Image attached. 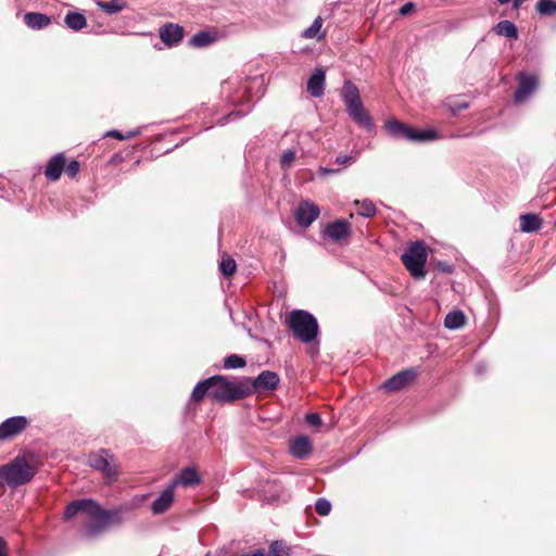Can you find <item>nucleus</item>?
I'll return each mask as SVG.
<instances>
[{"label": "nucleus", "mask_w": 556, "mask_h": 556, "mask_svg": "<svg viewBox=\"0 0 556 556\" xmlns=\"http://www.w3.org/2000/svg\"><path fill=\"white\" fill-rule=\"evenodd\" d=\"M127 508L119 507L105 510L96 501L90 498L76 500L70 503L64 510V519L71 520L78 514H85L89 522L85 526V534L94 538L104 532L110 526L122 525Z\"/></svg>", "instance_id": "nucleus-1"}, {"label": "nucleus", "mask_w": 556, "mask_h": 556, "mask_svg": "<svg viewBox=\"0 0 556 556\" xmlns=\"http://www.w3.org/2000/svg\"><path fill=\"white\" fill-rule=\"evenodd\" d=\"M342 99L350 118L359 127L371 131L374 121L366 111L358 88L351 80H345L342 87Z\"/></svg>", "instance_id": "nucleus-2"}, {"label": "nucleus", "mask_w": 556, "mask_h": 556, "mask_svg": "<svg viewBox=\"0 0 556 556\" xmlns=\"http://www.w3.org/2000/svg\"><path fill=\"white\" fill-rule=\"evenodd\" d=\"M37 470L25 457L17 456L5 465L0 466V485L17 488L33 480Z\"/></svg>", "instance_id": "nucleus-3"}, {"label": "nucleus", "mask_w": 556, "mask_h": 556, "mask_svg": "<svg viewBox=\"0 0 556 556\" xmlns=\"http://www.w3.org/2000/svg\"><path fill=\"white\" fill-rule=\"evenodd\" d=\"M211 397L218 402H230L249 396V386L243 379L228 380L224 376L210 377Z\"/></svg>", "instance_id": "nucleus-4"}, {"label": "nucleus", "mask_w": 556, "mask_h": 556, "mask_svg": "<svg viewBox=\"0 0 556 556\" xmlns=\"http://www.w3.org/2000/svg\"><path fill=\"white\" fill-rule=\"evenodd\" d=\"M288 327L291 329L294 338L303 343H309L316 339L318 334L317 319L308 312L303 309L292 311L286 319Z\"/></svg>", "instance_id": "nucleus-5"}, {"label": "nucleus", "mask_w": 556, "mask_h": 556, "mask_svg": "<svg viewBox=\"0 0 556 556\" xmlns=\"http://www.w3.org/2000/svg\"><path fill=\"white\" fill-rule=\"evenodd\" d=\"M384 129L393 138L416 142L431 141L438 138V134L433 129L417 130L395 118L386 121Z\"/></svg>", "instance_id": "nucleus-6"}, {"label": "nucleus", "mask_w": 556, "mask_h": 556, "mask_svg": "<svg viewBox=\"0 0 556 556\" xmlns=\"http://www.w3.org/2000/svg\"><path fill=\"white\" fill-rule=\"evenodd\" d=\"M427 258V248L422 241L412 243L401 256L405 268L415 279H421L426 276Z\"/></svg>", "instance_id": "nucleus-7"}, {"label": "nucleus", "mask_w": 556, "mask_h": 556, "mask_svg": "<svg viewBox=\"0 0 556 556\" xmlns=\"http://www.w3.org/2000/svg\"><path fill=\"white\" fill-rule=\"evenodd\" d=\"M88 464L91 468L100 471L105 483L111 484L117 480L118 464L113 454L108 450H100L89 454Z\"/></svg>", "instance_id": "nucleus-8"}, {"label": "nucleus", "mask_w": 556, "mask_h": 556, "mask_svg": "<svg viewBox=\"0 0 556 556\" xmlns=\"http://www.w3.org/2000/svg\"><path fill=\"white\" fill-rule=\"evenodd\" d=\"M243 382L248 383L249 395H251L253 392L275 391L280 383V378L275 371L264 370L254 379L243 378Z\"/></svg>", "instance_id": "nucleus-9"}, {"label": "nucleus", "mask_w": 556, "mask_h": 556, "mask_svg": "<svg viewBox=\"0 0 556 556\" xmlns=\"http://www.w3.org/2000/svg\"><path fill=\"white\" fill-rule=\"evenodd\" d=\"M29 421L24 416H14L0 424V441L10 440L22 433Z\"/></svg>", "instance_id": "nucleus-10"}, {"label": "nucleus", "mask_w": 556, "mask_h": 556, "mask_svg": "<svg viewBox=\"0 0 556 556\" xmlns=\"http://www.w3.org/2000/svg\"><path fill=\"white\" fill-rule=\"evenodd\" d=\"M417 378V371L413 368H408L402 370L391 378H389L384 383L383 388L389 392L400 391L410 383H413Z\"/></svg>", "instance_id": "nucleus-11"}, {"label": "nucleus", "mask_w": 556, "mask_h": 556, "mask_svg": "<svg viewBox=\"0 0 556 556\" xmlns=\"http://www.w3.org/2000/svg\"><path fill=\"white\" fill-rule=\"evenodd\" d=\"M320 214L319 207L311 201H302L295 210L296 223L302 227H308Z\"/></svg>", "instance_id": "nucleus-12"}, {"label": "nucleus", "mask_w": 556, "mask_h": 556, "mask_svg": "<svg viewBox=\"0 0 556 556\" xmlns=\"http://www.w3.org/2000/svg\"><path fill=\"white\" fill-rule=\"evenodd\" d=\"M519 86L515 91L514 98L516 102H522L528 99L538 87V78L535 75L520 73L518 75Z\"/></svg>", "instance_id": "nucleus-13"}, {"label": "nucleus", "mask_w": 556, "mask_h": 556, "mask_svg": "<svg viewBox=\"0 0 556 556\" xmlns=\"http://www.w3.org/2000/svg\"><path fill=\"white\" fill-rule=\"evenodd\" d=\"M160 38L167 47L178 46L184 39V27L178 24L167 23L160 28Z\"/></svg>", "instance_id": "nucleus-14"}, {"label": "nucleus", "mask_w": 556, "mask_h": 556, "mask_svg": "<svg viewBox=\"0 0 556 556\" xmlns=\"http://www.w3.org/2000/svg\"><path fill=\"white\" fill-rule=\"evenodd\" d=\"M324 233L333 241H340L351 235V224L345 219H338L329 223L325 227Z\"/></svg>", "instance_id": "nucleus-15"}, {"label": "nucleus", "mask_w": 556, "mask_h": 556, "mask_svg": "<svg viewBox=\"0 0 556 556\" xmlns=\"http://www.w3.org/2000/svg\"><path fill=\"white\" fill-rule=\"evenodd\" d=\"M174 484H168L161 495L152 503V513L154 515H161L167 511L174 502Z\"/></svg>", "instance_id": "nucleus-16"}, {"label": "nucleus", "mask_w": 556, "mask_h": 556, "mask_svg": "<svg viewBox=\"0 0 556 556\" xmlns=\"http://www.w3.org/2000/svg\"><path fill=\"white\" fill-rule=\"evenodd\" d=\"M200 482H201V477H200L199 472L197 471V469L194 467H186V468L181 469L179 475L173 481H170L169 484H174V489H176V486L178 484H180L185 488H188V486L198 485V484H200Z\"/></svg>", "instance_id": "nucleus-17"}, {"label": "nucleus", "mask_w": 556, "mask_h": 556, "mask_svg": "<svg viewBox=\"0 0 556 556\" xmlns=\"http://www.w3.org/2000/svg\"><path fill=\"white\" fill-rule=\"evenodd\" d=\"M65 167V155L63 153H58L52 156L45 168L46 177L51 181H56Z\"/></svg>", "instance_id": "nucleus-18"}, {"label": "nucleus", "mask_w": 556, "mask_h": 556, "mask_svg": "<svg viewBox=\"0 0 556 556\" xmlns=\"http://www.w3.org/2000/svg\"><path fill=\"white\" fill-rule=\"evenodd\" d=\"M326 74L323 68H316L307 81V91L312 97H321L325 92Z\"/></svg>", "instance_id": "nucleus-19"}, {"label": "nucleus", "mask_w": 556, "mask_h": 556, "mask_svg": "<svg viewBox=\"0 0 556 556\" xmlns=\"http://www.w3.org/2000/svg\"><path fill=\"white\" fill-rule=\"evenodd\" d=\"M312 452V442L307 437H299L290 442V453L299 459L307 457Z\"/></svg>", "instance_id": "nucleus-20"}, {"label": "nucleus", "mask_w": 556, "mask_h": 556, "mask_svg": "<svg viewBox=\"0 0 556 556\" xmlns=\"http://www.w3.org/2000/svg\"><path fill=\"white\" fill-rule=\"evenodd\" d=\"M520 230L526 233L538 231L542 228L543 220L534 213L522 214L519 217Z\"/></svg>", "instance_id": "nucleus-21"}, {"label": "nucleus", "mask_w": 556, "mask_h": 556, "mask_svg": "<svg viewBox=\"0 0 556 556\" xmlns=\"http://www.w3.org/2000/svg\"><path fill=\"white\" fill-rule=\"evenodd\" d=\"M25 24L31 29H42L51 24V18L40 12H28L24 15Z\"/></svg>", "instance_id": "nucleus-22"}, {"label": "nucleus", "mask_w": 556, "mask_h": 556, "mask_svg": "<svg viewBox=\"0 0 556 556\" xmlns=\"http://www.w3.org/2000/svg\"><path fill=\"white\" fill-rule=\"evenodd\" d=\"M493 30L498 36H503V37H506L508 39H514V40L518 39V29H517L516 25L508 20H503V21L498 22L493 27Z\"/></svg>", "instance_id": "nucleus-23"}, {"label": "nucleus", "mask_w": 556, "mask_h": 556, "mask_svg": "<svg viewBox=\"0 0 556 556\" xmlns=\"http://www.w3.org/2000/svg\"><path fill=\"white\" fill-rule=\"evenodd\" d=\"M217 40L215 33L211 31H199L194 34L189 40V45L194 48L208 47Z\"/></svg>", "instance_id": "nucleus-24"}, {"label": "nucleus", "mask_w": 556, "mask_h": 556, "mask_svg": "<svg viewBox=\"0 0 556 556\" xmlns=\"http://www.w3.org/2000/svg\"><path fill=\"white\" fill-rule=\"evenodd\" d=\"M65 25L77 31L86 27L87 20L83 13L70 11L64 17Z\"/></svg>", "instance_id": "nucleus-25"}, {"label": "nucleus", "mask_w": 556, "mask_h": 556, "mask_svg": "<svg viewBox=\"0 0 556 556\" xmlns=\"http://www.w3.org/2000/svg\"><path fill=\"white\" fill-rule=\"evenodd\" d=\"M97 5L108 14H116L127 8L125 0L99 1Z\"/></svg>", "instance_id": "nucleus-26"}, {"label": "nucleus", "mask_w": 556, "mask_h": 556, "mask_svg": "<svg viewBox=\"0 0 556 556\" xmlns=\"http://www.w3.org/2000/svg\"><path fill=\"white\" fill-rule=\"evenodd\" d=\"M210 383H211L210 378L197 383V386L194 387V389L192 391L193 401H195V402L202 401L206 393L211 396Z\"/></svg>", "instance_id": "nucleus-27"}, {"label": "nucleus", "mask_w": 556, "mask_h": 556, "mask_svg": "<svg viewBox=\"0 0 556 556\" xmlns=\"http://www.w3.org/2000/svg\"><path fill=\"white\" fill-rule=\"evenodd\" d=\"M354 203L359 205L358 214L364 217H372L376 215V206L370 200L358 201L355 200Z\"/></svg>", "instance_id": "nucleus-28"}, {"label": "nucleus", "mask_w": 556, "mask_h": 556, "mask_svg": "<svg viewBox=\"0 0 556 556\" xmlns=\"http://www.w3.org/2000/svg\"><path fill=\"white\" fill-rule=\"evenodd\" d=\"M535 8L541 15L549 16L556 12V2L552 0H539Z\"/></svg>", "instance_id": "nucleus-29"}, {"label": "nucleus", "mask_w": 556, "mask_h": 556, "mask_svg": "<svg viewBox=\"0 0 556 556\" xmlns=\"http://www.w3.org/2000/svg\"><path fill=\"white\" fill-rule=\"evenodd\" d=\"M245 364V359L237 354H231L224 361V367L228 369L242 368Z\"/></svg>", "instance_id": "nucleus-30"}, {"label": "nucleus", "mask_w": 556, "mask_h": 556, "mask_svg": "<svg viewBox=\"0 0 556 556\" xmlns=\"http://www.w3.org/2000/svg\"><path fill=\"white\" fill-rule=\"evenodd\" d=\"M323 26V18L320 16L316 17L313 24L303 31V37L307 39L317 38Z\"/></svg>", "instance_id": "nucleus-31"}, {"label": "nucleus", "mask_w": 556, "mask_h": 556, "mask_svg": "<svg viewBox=\"0 0 556 556\" xmlns=\"http://www.w3.org/2000/svg\"><path fill=\"white\" fill-rule=\"evenodd\" d=\"M219 268L224 276L229 277L235 274L237 265L235 260L229 257L222 261Z\"/></svg>", "instance_id": "nucleus-32"}, {"label": "nucleus", "mask_w": 556, "mask_h": 556, "mask_svg": "<svg viewBox=\"0 0 556 556\" xmlns=\"http://www.w3.org/2000/svg\"><path fill=\"white\" fill-rule=\"evenodd\" d=\"M269 556H289L288 548L282 542L276 541L270 545Z\"/></svg>", "instance_id": "nucleus-33"}, {"label": "nucleus", "mask_w": 556, "mask_h": 556, "mask_svg": "<svg viewBox=\"0 0 556 556\" xmlns=\"http://www.w3.org/2000/svg\"><path fill=\"white\" fill-rule=\"evenodd\" d=\"M315 510L320 516H327L331 510V504L326 498H319L315 504Z\"/></svg>", "instance_id": "nucleus-34"}, {"label": "nucleus", "mask_w": 556, "mask_h": 556, "mask_svg": "<svg viewBox=\"0 0 556 556\" xmlns=\"http://www.w3.org/2000/svg\"><path fill=\"white\" fill-rule=\"evenodd\" d=\"M295 159V151L293 150H287L282 153L280 163L282 167H290L292 162Z\"/></svg>", "instance_id": "nucleus-35"}, {"label": "nucleus", "mask_w": 556, "mask_h": 556, "mask_svg": "<svg viewBox=\"0 0 556 556\" xmlns=\"http://www.w3.org/2000/svg\"><path fill=\"white\" fill-rule=\"evenodd\" d=\"M467 317L460 309H454V330L466 325Z\"/></svg>", "instance_id": "nucleus-36"}, {"label": "nucleus", "mask_w": 556, "mask_h": 556, "mask_svg": "<svg viewBox=\"0 0 556 556\" xmlns=\"http://www.w3.org/2000/svg\"><path fill=\"white\" fill-rule=\"evenodd\" d=\"M80 165L77 161H71L66 167L65 173L68 177L74 178L79 172Z\"/></svg>", "instance_id": "nucleus-37"}, {"label": "nucleus", "mask_w": 556, "mask_h": 556, "mask_svg": "<svg viewBox=\"0 0 556 556\" xmlns=\"http://www.w3.org/2000/svg\"><path fill=\"white\" fill-rule=\"evenodd\" d=\"M305 420L309 426L319 427L321 426V418L317 413H311L305 416Z\"/></svg>", "instance_id": "nucleus-38"}, {"label": "nucleus", "mask_w": 556, "mask_h": 556, "mask_svg": "<svg viewBox=\"0 0 556 556\" xmlns=\"http://www.w3.org/2000/svg\"><path fill=\"white\" fill-rule=\"evenodd\" d=\"M415 9V4L413 2H407L400 9V13L402 15L409 14Z\"/></svg>", "instance_id": "nucleus-39"}, {"label": "nucleus", "mask_w": 556, "mask_h": 556, "mask_svg": "<svg viewBox=\"0 0 556 556\" xmlns=\"http://www.w3.org/2000/svg\"><path fill=\"white\" fill-rule=\"evenodd\" d=\"M245 114V112H241V111H238V112H231L230 114L226 115L223 117V119L220 121V124L224 125L225 123H227L229 119H233L236 118L237 116H241Z\"/></svg>", "instance_id": "nucleus-40"}, {"label": "nucleus", "mask_w": 556, "mask_h": 556, "mask_svg": "<svg viewBox=\"0 0 556 556\" xmlns=\"http://www.w3.org/2000/svg\"><path fill=\"white\" fill-rule=\"evenodd\" d=\"M0 556H8V544L3 538H0Z\"/></svg>", "instance_id": "nucleus-41"}, {"label": "nucleus", "mask_w": 556, "mask_h": 556, "mask_svg": "<svg viewBox=\"0 0 556 556\" xmlns=\"http://www.w3.org/2000/svg\"><path fill=\"white\" fill-rule=\"evenodd\" d=\"M351 159L352 157L348 156V155H339V156L336 157V163L337 164H345V163L350 162Z\"/></svg>", "instance_id": "nucleus-42"}, {"label": "nucleus", "mask_w": 556, "mask_h": 556, "mask_svg": "<svg viewBox=\"0 0 556 556\" xmlns=\"http://www.w3.org/2000/svg\"><path fill=\"white\" fill-rule=\"evenodd\" d=\"M444 326L448 329H452V312L446 314L444 318Z\"/></svg>", "instance_id": "nucleus-43"}, {"label": "nucleus", "mask_w": 556, "mask_h": 556, "mask_svg": "<svg viewBox=\"0 0 556 556\" xmlns=\"http://www.w3.org/2000/svg\"><path fill=\"white\" fill-rule=\"evenodd\" d=\"M468 108V104L465 103V102H462V103H455L454 102V114L458 111H462V110H465Z\"/></svg>", "instance_id": "nucleus-44"}, {"label": "nucleus", "mask_w": 556, "mask_h": 556, "mask_svg": "<svg viewBox=\"0 0 556 556\" xmlns=\"http://www.w3.org/2000/svg\"><path fill=\"white\" fill-rule=\"evenodd\" d=\"M108 136H111V137H114V138H117L119 140H124V135L121 134L119 131L117 130H111L108 132Z\"/></svg>", "instance_id": "nucleus-45"}, {"label": "nucleus", "mask_w": 556, "mask_h": 556, "mask_svg": "<svg viewBox=\"0 0 556 556\" xmlns=\"http://www.w3.org/2000/svg\"><path fill=\"white\" fill-rule=\"evenodd\" d=\"M247 556H266V554L263 549H257L253 553H248Z\"/></svg>", "instance_id": "nucleus-46"}, {"label": "nucleus", "mask_w": 556, "mask_h": 556, "mask_svg": "<svg viewBox=\"0 0 556 556\" xmlns=\"http://www.w3.org/2000/svg\"><path fill=\"white\" fill-rule=\"evenodd\" d=\"M139 131H128L127 135H124V139H130L135 136H137Z\"/></svg>", "instance_id": "nucleus-47"}, {"label": "nucleus", "mask_w": 556, "mask_h": 556, "mask_svg": "<svg viewBox=\"0 0 556 556\" xmlns=\"http://www.w3.org/2000/svg\"><path fill=\"white\" fill-rule=\"evenodd\" d=\"M523 0H514L513 2V8L514 9H519V7L521 5Z\"/></svg>", "instance_id": "nucleus-48"}, {"label": "nucleus", "mask_w": 556, "mask_h": 556, "mask_svg": "<svg viewBox=\"0 0 556 556\" xmlns=\"http://www.w3.org/2000/svg\"><path fill=\"white\" fill-rule=\"evenodd\" d=\"M323 172L327 173V174H334L337 173L338 170L336 169H327V168H321Z\"/></svg>", "instance_id": "nucleus-49"}, {"label": "nucleus", "mask_w": 556, "mask_h": 556, "mask_svg": "<svg viewBox=\"0 0 556 556\" xmlns=\"http://www.w3.org/2000/svg\"><path fill=\"white\" fill-rule=\"evenodd\" d=\"M501 4H506L508 3L510 0H497Z\"/></svg>", "instance_id": "nucleus-50"}]
</instances>
